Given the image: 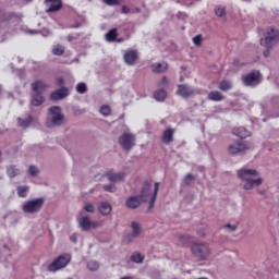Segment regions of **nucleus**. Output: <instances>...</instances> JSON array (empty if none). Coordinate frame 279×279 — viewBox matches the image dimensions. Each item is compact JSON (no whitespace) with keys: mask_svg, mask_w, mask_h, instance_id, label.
Instances as JSON below:
<instances>
[{"mask_svg":"<svg viewBox=\"0 0 279 279\" xmlns=\"http://www.w3.org/2000/svg\"><path fill=\"white\" fill-rule=\"evenodd\" d=\"M118 37H119V33H118L117 28L110 29L105 35V38H106L107 43H114V40H117Z\"/></svg>","mask_w":279,"mask_h":279,"instance_id":"22","label":"nucleus"},{"mask_svg":"<svg viewBox=\"0 0 279 279\" xmlns=\"http://www.w3.org/2000/svg\"><path fill=\"white\" fill-rule=\"evenodd\" d=\"M232 88V83L230 81H222L219 83V89L227 92Z\"/></svg>","mask_w":279,"mask_h":279,"instance_id":"30","label":"nucleus"},{"mask_svg":"<svg viewBox=\"0 0 279 279\" xmlns=\"http://www.w3.org/2000/svg\"><path fill=\"white\" fill-rule=\"evenodd\" d=\"M173 134H175V130L168 128L163 131L161 141L165 143V145H170V143H173Z\"/></svg>","mask_w":279,"mask_h":279,"instance_id":"17","label":"nucleus"},{"mask_svg":"<svg viewBox=\"0 0 279 279\" xmlns=\"http://www.w3.org/2000/svg\"><path fill=\"white\" fill-rule=\"evenodd\" d=\"M226 228H230L231 232H234L236 230V226L227 225Z\"/></svg>","mask_w":279,"mask_h":279,"instance_id":"47","label":"nucleus"},{"mask_svg":"<svg viewBox=\"0 0 279 279\" xmlns=\"http://www.w3.org/2000/svg\"><path fill=\"white\" fill-rule=\"evenodd\" d=\"M70 241H72V243H77V234H72Z\"/></svg>","mask_w":279,"mask_h":279,"instance_id":"46","label":"nucleus"},{"mask_svg":"<svg viewBox=\"0 0 279 279\" xmlns=\"http://www.w3.org/2000/svg\"><path fill=\"white\" fill-rule=\"evenodd\" d=\"M241 80L244 86H258L263 82V74L258 70H253L247 74H243Z\"/></svg>","mask_w":279,"mask_h":279,"instance_id":"7","label":"nucleus"},{"mask_svg":"<svg viewBox=\"0 0 279 279\" xmlns=\"http://www.w3.org/2000/svg\"><path fill=\"white\" fill-rule=\"evenodd\" d=\"M158 191H160V183H155L154 193H151V182L147 181L144 184L140 196H131L126 199V207L138 208V206H141V202H148V210H151L156 204Z\"/></svg>","mask_w":279,"mask_h":279,"instance_id":"1","label":"nucleus"},{"mask_svg":"<svg viewBox=\"0 0 279 279\" xmlns=\"http://www.w3.org/2000/svg\"><path fill=\"white\" fill-rule=\"evenodd\" d=\"M53 56H62L64 53V46L56 45L52 47Z\"/></svg>","mask_w":279,"mask_h":279,"instance_id":"31","label":"nucleus"},{"mask_svg":"<svg viewBox=\"0 0 279 279\" xmlns=\"http://www.w3.org/2000/svg\"><path fill=\"white\" fill-rule=\"evenodd\" d=\"M71 263V255L70 254H63L60 255L58 258H56L51 264L48 266V271H59V269H64L66 265Z\"/></svg>","mask_w":279,"mask_h":279,"instance_id":"8","label":"nucleus"},{"mask_svg":"<svg viewBox=\"0 0 279 279\" xmlns=\"http://www.w3.org/2000/svg\"><path fill=\"white\" fill-rule=\"evenodd\" d=\"M193 43H194V45H196V47H199V45H202V35H196L193 38Z\"/></svg>","mask_w":279,"mask_h":279,"instance_id":"39","label":"nucleus"},{"mask_svg":"<svg viewBox=\"0 0 279 279\" xmlns=\"http://www.w3.org/2000/svg\"><path fill=\"white\" fill-rule=\"evenodd\" d=\"M107 5H119V0H102Z\"/></svg>","mask_w":279,"mask_h":279,"instance_id":"42","label":"nucleus"},{"mask_svg":"<svg viewBox=\"0 0 279 279\" xmlns=\"http://www.w3.org/2000/svg\"><path fill=\"white\" fill-rule=\"evenodd\" d=\"M7 173H8L9 178H16V175H19V173H21V170H19V168H16V166H9L7 168Z\"/></svg>","mask_w":279,"mask_h":279,"instance_id":"26","label":"nucleus"},{"mask_svg":"<svg viewBox=\"0 0 279 279\" xmlns=\"http://www.w3.org/2000/svg\"><path fill=\"white\" fill-rule=\"evenodd\" d=\"M247 149H250V146L243 142H234L228 147V151L231 156H236V154H241Z\"/></svg>","mask_w":279,"mask_h":279,"instance_id":"11","label":"nucleus"},{"mask_svg":"<svg viewBox=\"0 0 279 279\" xmlns=\"http://www.w3.org/2000/svg\"><path fill=\"white\" fill-rule=\"evenodd\" d=\"M31 86L33 93H35L31 100L32 106L37 107L41 106V104H45V97L43 96V93H45L49 86L45 84L43 80L35 81Z\"/></svg>","mask_w":279,"mask_h":279,"instance_id":"3","label":"nucleus"},{"mask_svg":"<svg viewBox=\"0 0 279 279\" xmlns=\"http://www.w3.org/2000/svg\"><path fill=\"white\" fill-rule=\"evenodd\" d=\"M69 97V88L62 87L51 93L50 99L52 101H60V99H64Z\"/></svg>","mask_w":279,"mask_h":279,"instance_id":"14","label":"nucleus"},{"mask_svg":"<svg viewBox=\"0 0 279 279\" xmlns=\"http://www.w3.org/2000/svg\"><path fill=\"white\" fill-rule=\"evenodd\" d=\"M215 14L216 16H223V14H226V8L221 5H217L215 8Z\"/></svg>","mask_w":279,"mask_h":279,"instance_id":"35","label":"nucleus"},{"mask_svg":"<svg viewBox=\"0 0 279 279\" xmlns=\"http://www.w3.org/2000/svg\"><path fill=\"white\" fill-rule=\"evenodd\" d=\"M180 82H184V77H181V78H180Z\"/></svg>","mask_w":279,"mask_h":279,"instance_id":"50","label":"nucleus"},{"mask_svg":"<svg viewBox=\"0 0 279 279\" xmlns=\"http://www.w3.org/2000/svg\"><path fill=\"white\" fill-rule=\"evenodd\" d=\"M29 191V187L27 185H20L17 186V195L19 197H27V192Z\"/></svg>","mask_w":279,"mask_h":279,"instance_id":"27","label":"nucleus"},{"mask_svg":"<svg viewBox=\"0 0 279 279\" xmlns=\"http://www.w3.org/2000/svg\"><path fill=\"white\" fill-rule=\"evenodd\" d=\"M88 92V87L86 86V83H78L76 85V93L80 95H84Z\"/></svg>","mask_w":279,"mask_h":279,"instance_id":"32","label":"nucleus"},{"mask_svg":"<svg viewBox=\"0 0 279 279\" xmlns=\"http://www.w3.org/2000/svg\"><path fill=\"white\" fill-rule=\"evenodd\" d=\"M112 112V109L110 108V106L105 105L100 107V114H102L104 117H110Z\"/></svg>","mask_w":279,"mask_h":279,"instance_id":"33","label":"nucleus"},{"mask_svg":"<svg viewBox=\"0 0 279 279\" xmlns=\"http://www.w3.org/2000/svg\"><path fill=\"white\" fill-rule=\"evenodd\" d=\"M138 60V52L136 50L129 49L124 53V62L126 64H134Z\"/></svg>","mask_w":279,"mask_h":279,"instance_id":"16","label":"nucleus"},{"mask_svg":"<svg viewBox=\"0 0 279 279\" xmlns=\"http://www.w3.org/2000/svg\"><path fill=\"white\" fill-rule=\"evenodd\" d=\"M197 233L199 234V236H206V232L198 230Z\"/></svg>","mask_w":279,"mask_h":279,"instance_id":"48","label":"nucleus"},{"mask_svg":"<svg viewBox=\"0 0 279 279\" xmlns=\"http://www.w3.org/2000/svg\"><path fill=\"white\" fill-rule=\"evenodd\" d=\"M195 89L191 88V86L186 84H180L178 85L177 95L182 97L183 99H189V97H193L195 95Z\"/></svg>","mask_w":279,"mask_h":279,"instance_id":"13","label":"nucleus"},{"mask_svg":"<svg viewBox=\"0 0 279 279\" xmlns=\"http://www.w3.org/2000/svg\"><path fill=\"white\" fill-rule=\"evenodd\" d=\"M238 177L245 182L243 184L245 191H252L255 186L263 184V179L258 178V171L254 169H241L238 171Z\"/></svg>","mask_w":279,"mask_h":279,"instance_id":"2","label":"nucleus"},{"mask_svg":"<svg viewBox=\"0 0 279 279\" xmlns=\"http://www.w3.org/2000/svg\"><path fill=\"white\" fill-rule=\"evenodd\" d=\"M193 180H195V177L192 173H189L185 178H184V182L185 184L189 186V184H191V182H193Z\"/></svg>","mask_w":279,"mask_h":279,"instance_id":"38","label":"nucleus"},{"mask_svg":"<svg viewBox=\"0 0 279 279\" xmlns=\"http://www.w3.org/2000/svg\"><path fill=\"white\" fill-rule=\"evenodd\" d=\"M192 253L201 258V260H206L210 256V248L206 244L192 243L191 245Z\"/></svg>","mask_w":279,"mask_h":279,"instance_id":"10","label":"nucleus"},{"mask_svg":"<svg viewBox=\"0 0 279 279\" xmlns=\"http://www.w3.org/2000/svg\"><path fill=\"white\" fill-rule=\"evenodd\" d=\"M43 206H45V198H35L26 201L22 206V210L28 215H34V213H40Z\"/></svg>","mask_w":279,"mask_h":279,"instance_id":"6","label":"nucleus"},{"mask_svg":"<svg viewBox=\"0 0 279 279\" xmlns=\"http://www.w3.org/2000/svg\"><path fill=\"white\" fill-rule=\"evenodd\" d=\"M84 210H85L86 213H95V205L88 203V204H86V205L84 206Z\"/></svg>","mask_w":279,"mask_h":279,"instance_id":"36","label":"nucleus"},{"mask_svg":"<svg viewBox=\"0 0 279 279\" xmlns=\"http://www.w3.org/2000/svg\"><path fill=\"white\" fill-rule=\"evenodd\" d=\"M167 84H169V78H167V76H163L159 83L158 86H167Z\"/></svg>","mask_w":279,"mask_h":279,"instance_id":"43","label":"nucleus"},{"mask_svg":"<svg viewBox=\"0 0 279 279\" xmlns=\"http://www.w3.org/2000/svg\"><path fill=\"white\" fill-rule=\"evenodd\" d=\"M32 121H34V118H32V116H28L26 119L19 118L17 125L23 129L29 128V125H32Z\"/></svg>","mask_w":279,"mask_h":279,"instance_id":"23","label":"nucleus"},{"mask_svg":"<svg viewBox=\"0 0 279 279\" xmlns=\"http://www.w3.org/2000/svg\"><path fill=\"white\" fill-rule=\"evenodd\" d=\"M232 134L238 136V138H247V136H250V131L243 126H239L233 129Z\"/></svg>","mask_w":279,"mask_h":279,"instance_id":"19","label":"nucleus"},{"mask_svg":"<svg viewBox=\"0 0 279 279\" xmlns=\"http://www.w3.org/2000/svg\"><path fill=\"white\" fill-rule=\"evenodd\" d=\"M207 99H209V101H223V95L221 92L213 90L208 94Z\"/></svg>","mask_w":279,"mask_h":279,"instance_id":"21","label":"nucleus"},{"mask_svg":"<svg viewBox=\"0 0 279 279\" xmlns=\"http://www.w3.org/2000/svg\"><path fill=\"white\" fill-rule=\"evenodd\" d=\"M106 178H108L109 182H121V180L125 178V173L123 172L113 173L112 171H108L106 173Z\"/></svg>","mask_w":279,"mask_h":279,"instance_id":"18","label":"nucleus"},{"mask_svg":"<svg viewBox=\"0 0 279 279\" xmlns=\"http://www.w3.org/2000/svg\"><path fill=\"white\" fill-rule=\"evenodd\" d=\"M143 260H145V256H143L141 253H133L131 255L132 263L141 264Z\"/></svg>","mask_w":279,"mask_h":279,"instance_id":"29","label":"nucleus"},{"mask_svg":"<svg viewBox=\"0 0 279 279\" xmlns=\"http://www.w3.org/2000/svg\"><path fill=\"white\" fill-rule=\"evenodd\" d=\"M100 215H110L112 213V206L109 203H101L99 206Z\"/></svg>","mask_w":279,"mask_h":279,"instance_id":"24","label":"nucleus"},{"mask_svg":"<svg viewBox=\"0 0 279 279\" xmlns=\"http://www.w3.org/2000/svg\"><path fill=\"white\" fill-rule=\"evenodd\" d=\"M56 82H57V85L62 86L64 84V78L63 77H57Z\"/></svg>","mask_w":279,"mask_h":279,"instance_id":"45","label":"nucleus"},{"mask_svg":"<svg viewBox=\"0 0 279 279\" xmlns=\"http://www.w3.org/2000/svg\"><path fill=\"white\" fill-rule=\"evenodd\" d=\"M28 171L31 175H38V168H36V166H31Z\"/></svg>","mask_w":279,"mask_h":279,"instance_id":"40","label":"nucleus"},{"mask_svg":"<svg viewBox=\"0 0 279 279\" xmlns=\"http://www.w3.org/2000/svg\"><path fill=\"white\" fill-rule=\"evenodd\" d=\"M48 125H53V126L64 125V113H62V108L58 106H53L49 108Z\"/></svg>","mask_w":279,"mask_h":279,"instance_id":"5","label":"nucleus"},{"mask_svg":"<svg viewBox=\"0 0 279 279\" xmlns=\"http://www.w3.org/2000/svg\"><path fill=\"white\" fill-rule=\"evenodd\" d=\"M151 69L154 71V73H165L167 71V69H169V64H167V62L154 63L151 65Z\"/></svg>","mask_w":279,"mask_h":279,"instance_id":"20","label":"nucleus"},{"mask_svg":"<svg viewBox=\"0 0 279 279\" xmlns=\"http://www.w3.org/2000/svg\"><path fill=\"white\" fill-rule=\"evenodd\" d=\"M131 227L133 229V236H138V234H141V232H143V228L141 227V225L136 221H133L131 223Z\"/></svg>","mask_w":279,"mask_h":279,"instance_id":"28","label":"nucleus"},{"mask_svg":"<svg viewBox=\"0 0 279 279\" xmlns=\"http://www.w3.org/2000/svg\"><path fill=\"white\" fill-rule=\"evenodd\" d=\"M181 241H182V243H185V245H189V244L193 243V238H191L189 235H183V236H181Z\"/></svg>","mask_w":279,"mask_h":279,"instance_id":"37","label":"nucleus"},{"mask_svg":"<svg viewBox=\"0 0 279 279\" xmlns=\"http://www.w3.org/2000/svg\"><path fill=\"white\" fill-rule=\"evenodd\" d=\"M119 144L122 149H124V151H130V149H132V147L136 145V136H134V134L132 133H123L119 137Z\"/></svg>","mask_w":279,"mask_h":279,"instance_id":"9","label":"nucleus"},{"mask_svg":"<svg viewBox=\"0 0 279 279\" xmlns=\"http://www.w3.org/2000/svg\"><path fill=\"white\" fill-rule=\"evenodd\" d=\"M0 93H1V87H0Z\"/></svg>","mask_w":279,"mask_h":279,"instance_id":"52","label":"nucleus"},{"mask_svg":"<svg viewBox=\"0 0 279 279\" xmlns=\"http://www.w3.org/2000/svg\"><path fill=\"white\" fill-rule=\"evenodd\" d=\"M122 14H130V9L128 5H123L121 9Z\"/></svg>","mask_w":279,"mask_h":279,"instance_id":"44","label":"nucleus"},{"mask_svg":"<svg viewBox=\"0 0 279 279\" xmlns=\"http://www.w3.org/2000/svg\"><path fill=\"white\" fill-rule=\"evenodd\" d=\"M278 40H279L278 29L274 27L268 28L265 38L260 40L262 47L266 48V50L264 51L265 58H269V49H272L274 45H276Z\"/></svg>","mask_w":279,"mask_h":279,"instance_id":"4","label":"nucleus"},{"mask_svg":"<svg viewBox=\"0 0 279 279\" xmlns=\"http://www.w3.org/2000/svg\"><path fill=\"white\" fill-rule=\"evenodd\" d=\"M154 97L156 101H165V99H167V90L158 89L154 93Z\"/></svg>","mask_w":279,"mask_h":279,"instance_id":"25","label":"nucleus"},{"mask_svg":"<svg viewBox=\"0 0 279 279\" xmlns=\"http://www.w3.org/2000/svg\"><path fill=\"white\" fill-rule=\"evenodd\" d=\"M87 269H89V271H97V269H99V262H95V260L88 262Z\"/></svg>","mask_w":279,"mask_h":279,"instance_id":"34","label":"nucleus"},{"mask_svg":"<svg viewBox=\"0 0 279 279\" xmlns=\"http://www.w3.org/2000/svg\"><path fill=\"white\" fill-rule=\"evenodd\" d=\"M47 12H59L62 10V0H46Z\"/></svg>","mask_w":279,"mask_h":279,"instance_id":"15","label":"nucleus"},{"mask_svg":"<svg viewBox=\"0 0 279 279\" xmlns=\"http://www.w3.org/2000/svg\"><path fill=\"white\" fill-rule=\"evenodd\" d=\"M114 43H123V38H117V37H116Z\"/></svg>","mask_w":279,"mask_h":279,"instance_id":"49","label":"nucleus"},{"mask_svg":"<svg viewBox=\"0 0 279 279\" xmlns=\"http://www.w3.org/2000/svg\"><path fill=\"white\" fill-rule=\"evenodd\" d=\"M25 1H28V2H29V1H33V0H25Z\"/></svg>","mask_w":279,"mask_h":279,"instance_id":"51","label":"nucleus"},{"mask_svg":"<svg viewBox=\"0 0 279 279\" xmlns=\"http://www.w3.org/2000/svg\"><path fill=\"white\" fill-rule=\"evenodd\" d=\"M104 190L108 193H114L117 191V187H114V185H104Z\"/></svg>","mask_w":279,"mask_h":279,"instance_id":"41","label":"nucleus"},{"mask_svg":"<svg viewBox=\"0 0 279 279\" xmlns=\"http://www.w3.org/2000/svg\"><path fill=\"white\" fill-rule=\"evenodd\" d=\"M80 228L84 231L90 230V228H99V222L97 221H90V218L88 216H83L77 219Z\"/></svg>","mask_w":279,"mask_h":279,"instance_id":"12","label":"nucleus"}]
</instances>
